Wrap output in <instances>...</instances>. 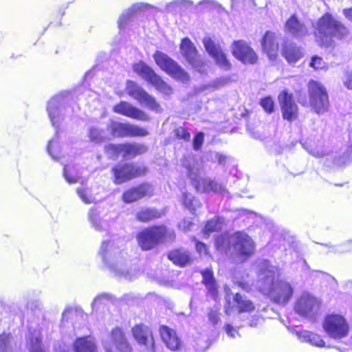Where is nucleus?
<instances>
[{"mask_svg":"<svg viewBox=\"0 0 352 352\" xmlns=\"http://www.w3.org/2000/svg\"><path fill=\"white\" fill-rule=\"evenodd\" d=\"M314 28L316 41L321 47H331L334 38L341 39L347 34L344 25L328 12L318 20Z\"/></svg>","mask_w":352,"mask_h":352,"instance_id":"f257e3e1","label":"nucleus"},{"mask_svg":"<svg viewBox=\"0 0 352 352\" xmlns=\"http://www.w3.org/2000/svg\"><path fill=\"white\" fill-rule=\"evenodd\" d=\"M183 166L187 170L188 176L197 192H214L222 195L228 193L223 184L214 179L201 177V163L195 157L186 158Z\"/></svg>","mask_w":352,"mask_h":352,"instance_id":"f03ea898","label":"nucleus"},{"mask_svg":"<svg viewBox=\"0 0 352 352\" xmlns=\"http://www.w3.org/2000/svg\"><path fill=\"white\" fill-rule=\"evenodd\" d=\"M153 58L162 70L176 80L182 83L189 82L190 76L188 72L166 54L157 51L153 55Z\"/></svg>","mask_w":352,"mask_h":352,"instance_id":"7ed1b4c3","label":"nucleus"},{"mask_svg":"<svg viewBox=\"0 0 352 352\" xmlns=\"http://www.w3.org/2000/svg\"><path fill=\"white\" fill-rule=\"evenodd\" d=\"M70 96L67 93H61L52 97L47 103V111L52 125L56 129V135L58 133L60 122L65 118V105L68 104Z\"/></svg>","mask_w":352,"mask_h":352,"instance_id":"20e7f679","label":"nucleus"},{"mask_svg":"<svg viewBox=\"0 0 352 352\" xmlns=\"http://www.w3.org/2000/svg\"><path fill=\"white\" fill-rule=\"evenodd\" d=\"M133 70L142 79L152 85L155 89L167 96L173 94L172 87L157 74L155 71L142 61L133 65Z\"/></svg>","mask_w":352,"mask_h":352,"instance_id":"39448f33","label":"nucleus"},{"mask_svg":"<svg viewBox=\"0 0 352 352\" xmlns=\"http://www.w3.org/2000/svg\"><path fill=\"white\" fill-rule=\"evenodd\" d=\"M133 70L142 79L152 85L155 89L167 96L173 94L172 87L157 74L155 71L142 61L133 65Z\"/></svg>","mask_w":352,"mask_h":352,"instance_id":"423d86ee","label":"nucleus"},{"mask_svg":"<svg viewBox=\"0 0 352 352\" xmlns=\"http://www.w3.org/2000/svg\"><path fill=\"white\" fill-rule=\"evenodd\" d=\"M322 327L327 334L333 339L345 338L349 332L346 318L338 314H327L322 322Z\"/></svg>","mask_w":352,"mask_h":352,"instance_id":"0eeeda50","label":"nucleus"},{"mask_svg":"<svg viewBox=\"0 0 352 352\" xmlns=\"http://www.w3.org/2000/svg\"><path fill=\"white\" fill-rule=\"evenodd\" d=\"M223 311L228 316L234 313L252 314L256 311V305L245 295L236 292L232 295V298H226Z\"/></svg>","mask_w":352,"mask_h":352,"instance_id":"6e6552de","label":"nucleus"},{"mask_svg":"<svg viewBox=\"0 0 352 352\" xmlns=\"http://www.w3.org/2000/svg\"><path fill=\"white\" fill-rule=\"evenodd\" d=\"M168 232L164 226H154L145 229L138 233V243L142 250H151L166 238Z\"/></svg>","mask_w":352,"mask_h":352,"instance_id":"1a4fd4ad","label":"nucleus"},{"mask_svg":"<svg viewBox=\"0 0 352 352\" xmlns=\"http://www.w3.org/2000/svg\"><path fill=\"white\" fill-rule=\"evenodd\" d=\"M310 104L318 114H323L329 107V96L325 87L320 82L311 80L309 82Z\"/></svg>","mask_w":352,"mask_h":352,"instance_id":"9d476101","label":"nucleus"},{"mask_svg":"<svg viewBox=\"0 0 352 352\" xmlns=\"http://www.w3.org/2000/svg\"><path fill=\"white\" fill-rule=\"evenodd\" d=\"M126 89L130 96L138 100L140 104H144L148 109L156 113L162 111L160 104L156 101L155 98L135 82L128 80Z\"/></svg>","mask_w":352,"mask_h":352,"instance_id":"9b49d317","label":"nucleus"},{"mask_svg":"<svg viewBox=\"0 0 352 352\" xmlns=\"http://www.w3.org/2000/svg\"><path fill=\"white\" fill-rule=\"evenodd\" d=\"M114 179L113 182L120 185L133 178L143 175L146 172L144 166H136L133 163L119 164L111 170Z\"/></svg>","mask_w":352,"mask_h":352,"instance_id":"f8f14e48","label":"nucleus"},{"mask_svg":"<svg viewBox=\"0 0 352 352\" xmlns=\"http://www.w3.org/2000/svg\"><path fill=\"white\" fill-rule=\"evenodd\" d=\"M111 134L116 138L145 137L148 132L144 128L130 123L112 121L108 126Z\"/></svg>","mask_w":352,"mask_h":352,"instance_id":"ddd939ff","label":"nucleus"},{"mask_svg":"<svg viewBox=\"0 0 352 352\" xmlns=\"http://www.w3.org/2000/svg\"><path fill=\"white\" fill-rule=\"evenodd\" d=\"M233 237L234 239L233 245L237 248L238 256L242 262L247 261L255 253L254 241L248 234L241 231L235 232Z\"/></svg>","mask_w":352,"mask_h":352,"instance_id":"4468645a","label":"nucleus"},{"mask_svg":"<svg viewBox=\"0 0 352 352\" xmlns=\"http://www.w3.org/2000/svg\"><path fill=\"white\" fill-rule=\"evenodd\" d=\"M269 293L274 303L285 305L292 298L294 289L289 283L278 280L272 283Z\"/></svg>","mask_w":352,"mask_h":352,"instance_id":"2eb2a0df","label":"nucleus"},{"mask_svg":"<svg viewBox=\"0 0 352 352\" xmlns=\"http://www.w3.org/2000/svg\"><path fill=\"white\" fill-rule=\"evenodd\" d=\"M203 43L206 52L214 59L216 64L219 67L225 71L230 69L231 64L219 45H216L210 38H204Z\"/></svg>","mask_w":352,"mask_h":352,"instance_id":"dca6fc26","label":"nucleus"},{"mask_svg":"<svg viewBox=\"0 0 352 352\" xmlns=\"http://www.w3.org/2000/svg\"><path fill=\"white\" fill-rule=\"evenodd\" d=\"M180 50L186 60L199 72H202L203 63L198 56V52L190 39L186 37L182 40Z\"/></svg>","mask_w":352,"mask_h":352,"instance_id":"f3484780","label":"nucleus"},{"mask_svg":"<svg viewBox=\"0 0 352 352\" xmlns=\"http://www.w3.org/2000/svg\"><path fill=\"white\" fill-rule=\"evenodd\" d=\"M131 334L134 340L140 346L153 349L155 339L151 329L143 324H136L131 329Z\"/></svg>","mask_w":352,"mask_h":352,"instance_id":"a211bd4d","label":"nucleus"},{"mask_svg":"<svg viewBox=\"0 0 352 352\" xmlns=\"http://www.w3.org/2000/svg\"><path fill=\"white\" fill-rule=\"evenodd\" d=\"M159 333L162 340L169 350L172 351L182 350L183 342L175 329L165 324L160 325L159 327Z\"/></svg>","mask_w":352,"mask_h":352,"instance_id":"6ab92c4d","label":"nucleus"},{"mask_svg":"<svg viewBox=\"0 0 352 352\" xmlns=\"http://www.w3.org/2000/svg\"><path fill=\"white\" fill-rule=\"evenodd\" d=\"M278 100L283 119L289 122L296 120L298 116V107L294 101L292 95L284 91L279 94Z\"/></svg>","mask_w":352,"mask_h":352,"instance_id":"aec40b11","label":"nucleus"},{"mask_svg":"<svg viewBox=\"0 0 352 352\" xmlns=\"http://www.w3.org/2000/svg\"><path fill=\"white\" fill-rule=\"evenodd\" d=\"M285 32L296 39H301L309 35V30L302 20L294 14L285 24Z\"/></svg>","mask_w":352,"mask_h":352,"instance_id":"412c9836","label":"nucleus"},{"mask_svg":"<svg viewBox=\"0 0 352 352\" xmlns=\"http://www.w3.org/2000/svg\"><path fill=\"white\" fill-rule=\"evenodd\" d=\"M232 54L236 58L243 63L254 64L257 60V56L254 50L243 41L234 42Z\"/></svg>","mask_w":352,"mask_h":352,"instance_id":"4be33fe9","label":"nucleus"},{"mask_svg":"<svg viewBox=\"0 0 352 352\" xmlns=\"http://www.w3.org/2000/svg\"><path fill=\"white\" fill-rule=\"evenodd\" d=\"M113 111L140 121H148L150 119L144 111L125 101H121L119 104L115 105Z\"/></svg>","mask_w":352,"mask_h":352,"instance_id":"5701e85b","label":"nucleus"},{"mask_svg":"<svg viewBox=\"0 0 352 352\" xmlns=\"http://www.w3.org/2000/svg\"><path fill=\"white\" fill-rule=\"evenodd\" d=\"M152 194V186L148 184H142L126 190L122 195V200L126 204H131L143 197H151Z\"/></svg>","mask_w":352,"mask_h":352,"instance_id":"b1692460","label":"nucleus"},{"mask_svg":"<svg viewBox=\"0 0 352 352\" xmlns=\"http://www.w3.org/2000/svg\"><path fill=\"white\" fill-rule=\"evenodd\" d=\"M319 307L316 299L311 296H301L296 302L294 309L302 316H309Z\"/></svg>","mask_w":352,"mask_h":352,"instance_id":"393cba45","label":"nucleus"},{"mask_svg":"<svg viewBox=\"0 0 352 352\" xmlns=\"http://www.w3.org/2000/svg\"><path fill=\"white\" fill-rule=\"evenodd\" d=\"M153 8L154 7L152 5L146 3L140 2L134 3L131 8L124 11L120 15L118 21V28L120 30L124 29L126 23L129 21L132 18L145 10H148Z\"/></svg>","mask_w":352,"mask_h":352,"instance_id":"a878e982","label":"nucleus"},{"mask_svg":"<svg viewBox=\"0 0 352 352\" xmlns=\"http://www.w3.org/2000/svg\"><path fill=\"white\" fill-rule=\"evenodd\" d=\"M111 342L120 352H131L132 347L126 338L124 330L116 327L110 333Z\"/></svg>","mask_w":352,"mask_h":352,"instance_id":"bb28decb","label":"nucleus"},{"mask_svg":"<svg viewBox=\"0 0 352 352\" xmlns=\"http://www.w3.org/2000/svg\"><path fill=\"white\" fill-rule=\"evenodd\" d=\"M263 51L267 54L270 60H274L278 54V43L275 34L267 31L263 37L261 42Z\"/></svg>","mask_w":352,"mask_h":352,"instance_id":"cd10ccee","label":"nucleus"},{"mask_svg":"<svg viewBox=\"0 0 352 352\" xmlns=\"http://www.w3.org/2000/svg\"><path fill=\"white\" fill-rule=\"evenodd\" d=\"M200 274L202 276L201 283L206 287L208 294L213 299H217L219 296V290L213 271L210 268H207L201 270Z\"/></svg>","mask_w":352,"mask_h":352,"instance_id":"c85d7f7f","label":"nucleus"},{"mask_svg":"<svg viewBox=\"0 0 352 352\" xmlns=\"http://www.w3.org/2000/svg\"><path fill=\"white\" fill-rule=\"evenodd\" d=\"M74 352H98L97 345L89 336L76 338L73 343Z\"/></svg>","mask_w":352,"mask_h":352,"instance_id":"c756f323","label":"nucleus"},{"mask_svg":"<svg viewBox=\"0 0 352 352\" xmlns=\"http://www.w3.org/2000/svg\"><path fill=\"white\" fill-rule=\"evenodd\" d=\"M167 257L168 260L172 261L175 265L184 267L190 264L192 259L190 254L181 249H175L170 251Z\"/></svg>","mask_w":352,"mask_h":352,"instance_id":"7c9ffc66","label":"nucleus"},{"mask_svg":"<svg viewBox=\"0 0 352 352\" xmlns=\"http://www.w3.org/2000/svg\"><path fill=\"white\" fill-rule=\"evenodd\" d=\"M121 153L124 157H135L145 153L148 148L142 144L124 143L120 144Z\"/></svg>","mask_w":352,"mask_h":352,"instance_id":"2f4dec72","label":"nucleus"},{"mask_svg":"<svg viewBox=\"0 0 352 352\" xmlns=\"http://www.w3.org/2000/svg\"><path fill=\"white\" fill-rule=\"evenodd\" d=\"M166 209L155 208H142L137 213L138 220H152L162 218L166 214Z\"/></svg>","mask_w":352,"mask_h":352,"instance_id":"473e14b6","label":"nucleus"},{"mask_svg":"<svg viewBox=\"0 0 352 352\" xmlns=\"http://www.w3.org/2000/svg\"><path fill=\"white\" fill-rule=\"evenodd\" d=\"M180 200L185 208L193 214H196L197 210L201 206L199 200L187 192H182Z\"/></svg>","mask_w":352,"mask_h":352,"instance_id":"72a5a7b5","label":"nucleus"},{"mask_svg":"<svg viewBox=\"0 0 352 352\" xmlns=\"http://www.w3.org/2000/svg\"><path fill=\"white\" fill-rule=\"evenodd\" d=\"M282 55L288 63H295L302 57V52L296 45L289 44L283 46Z\"/></svg>","mask_w":352,"mask_h":352,"instance_id":"f704fd0d","label":"nucleus"},{"mask_svg":"<svg viewBox=\"0 0 352 352\" xmlns=\"http://www.w3.org/2000/svg\"><path fill=\"white\" fill-rule=\"evenodd\" d=\"M89 140L96 144H100L105 140V132L103 129L96 126H91L88 131Z\"/></svg>","mask_w":352,"mask_h":352,"instance_id":"c9c22d12","label":"nucleus"},{"mask_svg":"<svg viewBox=\"0 0 352 352\" xmlns=\"http://www.w3.org/2000/svg\"><path fill=\"white\" fill-rule=\"evenodd\" d=\"M193 6L191 0H174L166 4V9L168 12L176 11L177 8L188 9Z\"/></svg>","mask_w":352,"mask_h":352,"instance_id":"e433bc0d","label":"nucleus"},{"mask_svg":"<svg viewBox=\"0 0 352 352\" xmlns=\"http://www.w3.org/2000/svg\"><path fill=\"white\" fill-rule=\"evenodd\" d=\"M215 248L218 250L230 249V237L227 234H222L215 239Z\"/></svg>","mask_w":352,"mask_h":352,"instance_id":"4c0bfd02","label":"nucleus"},{"mask_svg":"<svg viewBox=\"0 0 352 352\" xmlns=\"http://www.w3.org/2000/svg\"><path fill=\"white\" fill-rule=\"evenodd\" d=\"M305 338L307 339L309 342L316 346L324 347L325 346V342L322 340L321 336L317 333L307 331Z\"/></svg>","mask_w":352,"mask_h":352,"instance_id":"58836bf2","label":"nucleus"},{"mask_svg":"<svg viewBox=\"0 0 352 352\" xmlns=\"http://www.w3.org/2000/svg\"><path fill=\"white\" fill-rule=\"evenodd\" d=\"M28 349L30 352H46L42 345V338L41 337L31 338Z\"/></svg>","mask_w":352,"mask_h":352,"instance_id":"ea45409f","label":"nucleus"},{"mask_svg":"<svg viewBox=\"0 0 352 352\" xmlns=\"http://www.w3.org/2000/svg\"><path fill=\"white\" fill-rule=\"evenodd\" d=\"M120 146V144H109L105 145L104 151L110 158L116 159L120 154H121Z\"/></svg>","mask_w":352,"mask_h":352,"instance_id":"a19ab883","label":"nucleus"},{"mask_svg":"<svg viewBox=\"0 0 352 352\" xmlns=\"http://www.w3.org/2000/svg\"><path fill=\"white\" fill-rule=\"evenodd\" d=\"M12 335L10 333L3 332L0 334V352H8Z\"/></svg>","mask_w":352,"mask_h":352,"instance_id":"79ce46f5","label":"nucleus"},{"mask_svg":"<svg viewBox=\"0 0 352 352\" xmlns=\"http://www.w3.org/2000/svg\"><path fill=\"white\" fill-rule=\"evenodd\" d=\"M218 3L214 0H202L195 6L196 9L205 11L215 8Z\"/></svg>","mask_w":352,"mask_h":352,"instance_id":"37998d69","label":"nucleus"},{"mask_svg":"<svg viewBox=\"0 0 352 352\" xmlns=\"http://www.w3.org/2000/svg\"><path fill=\"white\" fill-rule=\"evenodd\" d=\"M260 104L267 113H271L274 111V103L271 97L267 96L262 98Z\"/></svg>","mask_w":352,"mask_h":352,"instance_id":"c03bdc74","label":"nucleus"},{"mask_svg":"<svg viewBox=\"0 0 352 352\" xmlns=\"http://www.w3.org/2000/svg\"><path fill=\"white\" fill-rule=\"evenodd\" d=\"M237 218L243 219V220H245V219H263V217L261 216V214H259L256 212H252V211L247 210H239Z\"/></svg>","mask_w":352,"mask_h":352,"instance_id":"a18cd8bd","label":"nucleus"},{"mask_svg":"<svg viewBox=\"0 0 352 352\" xmlns=\"http://www.w3.org/2000/svg\"><path fill=\"white\" fill-rule=\"evenodd\" d=\"M195 242L196 251L200 255L211 256L209 247L206 243L197 240H195Z\"/></svg>","mask_w":352,"mask_h":352,"instance_id":"49530a36","label":"nucleus"},{"mask_svg":"<svg viewBox=\"0 0 352 352\" xmlns=\"http://www.w3.org/2000/svg\"><path fill=\"white\" fill-rule=\"evenodd\" d=\"M56 144V141L55 138L52 139L49 141L47 145V153L48 154L55 160L58 159V154L57 149L55 148V145Z\"/></svg>","mask_w":352,"mask_h":352,"instance_id":"de8ad7c7","label":"nucleus"},{"mask_svg":"<svg viewBox=\"0 0 352 352\" xmlns=\"http://www.w3.org/2000/svg\"><path fill=\"white\" fill-rule=\"evenodd\" d=\"M216 85V89H220L225 86L228 85L231 82V78L228 76H221L213 80Z\"/></svg>","mask_w":352,"mask_h":352,"instance_id":"09e8293b","label":"nucleus"},{"mask_svg":"<svg viewBox=\"0 0 352 352\" xmlns=\"http://www.w3.org/2000/svg\"><path fill=\"white\" fill-rule=\"evenodd\" d=\"M204 139V134L202 132L197 133L193 138L192 144L193 148L198 151L201 148Z\"/></svg>","mask_w":352,"mask_h":352,"instance_id":"8fccbe9b","label":"nucleus"},{"mask_svg":"<svg viewBox=\"0 0 352 352\" xmlns=\"http://www.w3.org/2000/svg\"><path fill=\"white\" fill-rule=\"evenodd\" d=\"M214 84V81L212 80L211 82H210L208 84L202 85L199 86V87L196 88L195 92L199 94V93L205 92L207 91H214L215 90H218V89H216V85Z\"/></svg>","mask_w":352,"mask_h":352,"instance_id":"3c124183","label":"nucleus"},{"mask_svg":"<svg viewBox=\"0 0 352 352\" xmlns=\"http://www.w3.org/2000/svg\"><path fill=\"white\" fill-rule=\"evenodd\" d=\"M77 193L81 200L85 204H91L93 201V197L91 195H89L88 192L82 188H78Z\"/></svg>","mask_w":352,"mask_h":352,"instance_id":"603ef678","label":"nucleus"},{"mask_svg":"<svg viewBox=\"0 0 352 352\" xmlns=\"http://www.w3.org/2000/svg\"><path fill=\"white\" fill-rule=\"evenodd\" d=\"M220 223H221V221H207L204 229V233L209 234L211 232L217 231Z\"/></svg>","mask_w":352,"mask_h":352,"instance_id":"864d4df0","label":"nucleus"},{"mask_svg":"<svg viewBox=\"0 0 352 352\" xmlns=\"http://www.w3.org/2000/svg\"><path fill=\"white\" fill-rule=\"evenodd\" d=\"M325 63L322 58L318 56H314L311 58L310 66L315 69H323L324 67Z\"/></svg>","mask_w":352,"mask_h":352,"instance_id":"5fc2aeb1","label":"nucleus"},{"mask_svg":"<svg viewBox=\"0 0 352 352\" xmlns=\"http://www.w3.org/2000/svg\"><path fill=\"white\" fill-rule=\"evenodd\" d=\"M302 146L303 148L307 151V152L311 155L316 157H321L324 155L323 152L322 151H319L316 148H313L307 145V142L302 143Z\"/></svg>","mask_w":352,"mask_h":352,"instance_id":"6e6d98bb","label":"nucleus"},{"mask_svg":"<svg viewBox=\"0 0 352 352\" xmlns=\"http://www.w3.org/2000/svg\"><path fill=\"white\" fill-rule=\"evenodd\" d=\"M176 135L178 138L185 141H188L190 138L189 132L183 127H179L175 130Z\"/></svg>","mask_w":352,"mask_h":352,"instance_id":"4d7b16f0","label":"nucleus"},{"mask_svg":"<svg viewBox=\"0 0 352 352\" xmlns=\"http://www.w3.org/2000/svg\"><path fill=\"white\" fill-rule=\"evenodd\" d=\"M208 319L212 325H216L219 321V313L217 309H210L208 314Z\"/></svg>","mask_w":352,"mask_h":352,"instance_id":"13d9d810","label":"nucleus"},{"mask_svg":"<svg viewBox=\"0 0 352 352\" xmlns=\"http://www.w3.org/2000/svg\"><path fill=\"white\" fill-rule=\"evenodd\" d=\"M252 283V282L250 283L249 281L244 280H236L234 282V285L246 292L250 291Z\"/></svg>","mask_w":352,"mask_h":352,"instance_id":"bf43d9fd","label":"nucleus"},{"mask_svg":"<svg viewBox=\"0 0 352 352\" xmlns=\"http://www.w3.org/2000/svg\"><path fill=\"white\" fill-rule=\"evenodd\" d=\"M214 158L217 160L218 164L221 166H224L227 161L230 160L231 158L228 157L220 153H215Z\"/></svg>","mask_w":352,"mask_h":352,"instance_id":"052dcab7","label":"nucleus"},{"mask_svg":"<svg viewBox=\"0 0 352 352\" xmlns=\"http://www.w3.org/2000/svg\"><path fill=\"white\" fill-rule=\"evenodd\" d=\"M68 166H65L63 169V176L69 184H75L78 182L76 177L70 176L68 173Z\"/></svg>","mask_w":352,"mask_h":352,"instance_id":"680f3d73","label":"nucleus"},{"mask_svg":"<svg viewBox=\"0 0 352 352\" xmlns=\"http://www.w3.org/2000/svg\"><path fill=\"white\" fill-rule=\"evenodd\" d=\"M344 84L349 89H352V72H346Z\"/></svg>","mask_w":352,"mask_h":352,"instance_id":"e2e57ef3","label":"nucleus"},{"mask_svg":"<svg viewBox=\"0 0 352 352\" xmlns=\"http://www.w3.org/2000/svg\"><path fill=\"white\" fill-rule=\"evenodd\" d=\"M343 163H347L352 160V146H350L347 148V151L343 155Z\"/></svg>","mask_w":352,"mask_h":352,"instance_id":"0e129e2a","label":"nucleus"},{"mask_svg":"<svg viewBox=\"0 0 352 352\" xmlns=\"http://www.w3.org/2000/svg\"><path fill=\"white\" fill-rule=\"evenodd\" d=\"M109 241H104L102 243L101 250L100 252V255L103 258V259H106L107 253H108V249H109Z\"/></svg>","mask_w":352,"mask_h":352,"instance_id":"69168bd1","label":"nucleus"},{"mask_svg":"<svg viewBox=\"0 0 352 352\" xmlns=\"http://www.w3.org/2000/svg\"><path fill=\"white\" fill-rule=\"evenodd\" d=\"M224 329L229 336L232 338L234 337L236 330L230 324H226L224 325Z\"/></svg>","mask_w":352,"mask_h":352,"instance_id":"338daca9","label":"nucleus"},{"mask_svg":"<svg viewBox=\"0 0 352 352\" xmlns=\"http://www.w3.org/2000/svg\"><path fill=\"white\" fill-rule=\"evenodd\" d=\"M242 3L244 6L254 5V0H232V6H238L239 3Z\"/></svg>","mask_w":352,"mask_h":352,"instance_id":"774afa93","label":"nucleus"}]
</instances>
